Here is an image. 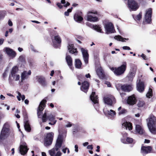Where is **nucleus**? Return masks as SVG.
Masks as SVG:
<instances>
[{"mask_svg":"<svg viewBox=\"0 0 156 156\" xmlns=\"http://www.w3.org/2000/svg\"><path fill=\"white\" fill-rule=\"evenodd\" d=\"M127 68V63L124 62L122 64L117 67H111L110 69L117 76H119L123 74L126 71Z\"/></svg>","mask_w":156,"mask_h":156,"instance_id":"nucleus-1","label":"nucleus"},{"mask_svg":"<svg viewBox=\"0 0 156 156\" xmlns=\"http://www.w3.org/2000/svg\"><path fill=\"white\" fill-rule=\"evenodd\" d=\"M148 120L147 126L150 131L153 134H156V128L154 127L155 121V117L151 115L148 118Z\"/></svg>","mask_w":156,"mask_h":156,"instance_id":"nucleus-2","label":"nucleus"},{"mask_svg":"<svg viewBox=\"0 0 156 156\" xmlns=\"http://www.w3.org/2000/svg\"><path fill=\"white\" fill-rule=\"evenodd\" d=\"M127 5L130 11H136L140 7L139 4L134 0H128Z\"/></svg>","mask_w":156,"mask_h":156,"instance_id":"nucleus-3","label":"nucleus"},{"mask_svg":"<svg viewBox=\"0 0 156 156\" xmlns=\"http://www.w3.org/2000/svg\"><path fill=\"white\" fill-rule=\"evenodd\" d=\"M96 11H89L87 12L86 16L87 20V21L95 22L98 21V18L95 15L97 14Z\"/></svg>","mask_w":156,"mask_h":156,"instance_id":"nucleus-4","label":"nucleus"},{"mask_svg":"<svg viewBox=\"0 0 156 156\" xmlns=\"http://www.w3.org/2000/svg\"><path fill=\"white\" fill-rule=\"evenodd\" d=\"M54 134L52 132L48 133L46 135V138L44 139V144L46 146H49L51 145L53 140Z\"/></svg>","mask_w":156,"mask_h":156,"instance_id":"nucleus-5","label":"nucleus"},{"mask_svg":"<svg viewBox=\"0 0 156 156\" xmlns=\"http://www.w3.org/2000/svg\"><path fill=\"white\" fill-rule=\"evenodd\" d=\"M5 125H4L0 135V141L2 140L6 139L9 135V129L5 127Z\"/></svg>","mask_w":156,"mask_h":156,"instance_id":"nucleus-6","label":"nucleus"},{"mask_svg":"<svg viewBox=\"0 0 156 156\" xmlns=\"http://www.w3.org/2000/svg\"><path fill=\"white\" fill-rule=\"evenodd\" d=\"M137 70V67L134 66L131 67L130 69L127 77L129 80L131 81L134 77Z\"/></svg>","mask_w":156,"mask_h":156,"instance_id":"nucleus-7","label":"nucleus"},{"mask_svg":"<svg viewBox=\"0 0 156 156\" xmlns=\"http://www.w3.org/2000/svg\"><path fill=\"white\" fill-rule=\"evenodd\" d=\"M63 141V138L62 135H59L58 136L55 147L53 148H55L56 151H59V150L62 146Z\"/></svg>","mask_w":156,"mask_h":156,"instance_id":"nucleus-8","label":"nucleus"},{"mask_svg":"<svg viewBox=\"0 0 156 156\" xmlns=\"http://www.w3.org/2000/svg\"><path fill=\"white\" fill-rule=\"evenodd\" d=\"M46 101L45 100H43L40 103L38 109L37 110V115L38 118H40L41 112L44 109V107L46 106Z\"/></svg>","mask_w":156,"mask_h":156,"instance_id":"nucleus-9","label":"nucleus"},{"mask_svg":"<svg viewBox=\"0 0 156 156\" xmlns=\"http://www.w3.org/2000/svg\"><path fill=\"white\" fill-rule=\"evenodd\" d=\"M105 28L107 34L114 33L115 31L113 26L111 23H108L106 24Z\"/></svg>","mask_w":156,"mask_h":156,"instance_id":"nucleus-10","label":"nucleus"},{"mask_svg":"<svg viewBox=\"0 0 156 156\" xmlns=\"http://www.w3.org/2000/svg\"><path fill=\"white\" fill-rule=\"evenodd\" d=\"M3 50L11 58L15 57L16 55V52L12 49L9 48H5Z\"/></svg>","mask_w":156,"mask_h":156,"instance_id":"nucleus-11","label":"nucleus"},{"mask_svg":"<svg viewBox=\"0 0 156 156\" xmlns=\"http://www.w3.org/2000/svg\"><path fill=\"white\" fill-rule=\"evenodd\" d=\"M104 101L105 103L110 106H112L113 103H115V98L112 96L110 97H105Z\"/></svg>","mask_w":156,"mask_h":156,"instance_id":"nucleus-12","label":"nucleus"},{"mask_svg":"<svg viewBox=\"0 0 156 156\" xmlns=\"http://www.w3.org/2000/svg\"><path fill=\"white\" fill-rule=\"evenodd\" d=\"M126 101L127 103L130 105H133L135 104L137 101L135 95L133 94L129 97Z\"/></svg>","mask_w":156,"mask_h":156,"instance_id":"nucleus-13","label":"nucleus"},{"mask_svg":"<svg viewBox=\"0 0 156 156\" xmlns=\"http://www.w3.org/2000/svg\"><path fill=\"white\" fill-rule=\"evenodd\" d=\"M48 119L50 121H53L55 120V116L51 114H50L47 117V113L45 111L43 114L42 118V122H46Z\"/></svg>","mask_w":156,"mask_h":156,"instance_id":"nucleus-14","label":"nucleus"},{"mask_svg":"<svg viewBox=\"0 0 156 156\" xmlns=\"http://www.w3.org/2000/svg\"><path fill=\"white\" fill-rule=\"evenodd\" d=\"M152 11L151 9H149L146 11V13L145 16V21L148 23H150L151 22Z\"/></svg>","mask_w":156,"mask_h":156,"instance_id":"nucleus-15","label":"nucleus"},{"mask_svg":"<svg viewBox=\"0 0 156 156\" xmlns=\"http://www.w3.org/2000/svg\"><path fill=\"white\" fill-rule=\"evenodd\" d=\"M81 51L82 52L83 59L85 63L87 64L88 62L89 55L87 51L86 50L83 48H81Z\"/></svg>","mask_w":156,"mask_h":156,"instance_id":"nucleus-16","label":"nucleus"},{"mask_svg":"<svg viewBox=\"0 0 156 156\" xmlns=\"http://www.w3.org/2000/svg\"><path fill=\"white\" fill-rule=\"evenodd\" d=\"M152 150V147L150 146L145 147L142 146L141 148V152L143 155L147 154L151 152Z\"/></svg>","mask_w":156,"mask_h":156,"instance_id":"nucleus-17","label":"nucleus"},{"mask_svg":"<svg viewBox=\"0 0 156 156\" xmlns=\"http://www.w3.org/2000/svg\"><path fill=\"white\" fill-rule=\"evenodd\" d=\"M48 153L51 156H61L62 154L60 151H56L55 148L49 150Z\"/></svg>","mask_w":156,"mask_h":156,"instance_id":"nucleus-18","label":"nucleus"},{"mask_svg":"<svg viewBox=\"0 0 156 156\" xmlns=\"http://www.w3.org/2000/svg\"><path fill=\"white\" fill-rule=\"evenodd\" d=\"M31 73L30 70H29L28 72L26 71H24L21 74V82H23V81L25 79L28 78L29 76Z\"/></svg>","mask_w":156,"mask_h":156,"instance_id":"nucleus-19","label":"nucleus"},{"mask_svg":"<svg viewBox=\"0 0 156 156\" xmlns=\"http://www.w3.org/2000/svg\"><path fill=\"white\" fill-rule=\"evenodd\" d=\"M122 128L126 129H127L129 130H131L132 129L133 126L132 124L130 122H128L124 121L122 124Z\"/></svg>","mask_w":156,"mask_h":156,"instance_id":"nucleus-20","label":"nucleus"},{"mask_svg":"<svg viewBox=\"0 0 156 156\" xmlns=\"http://www.w3.org/2000/svg\"><path fill=\"white\" fill-rule=\"evenodd\" d=\"M89 87V83L87 81H84L82 83V86L80 87L81 90L86 93L88 91Z\"/></svg>","mask_w":156,"mask_h":156,"instance_id":"nucleus-21","label":"nucleus"},{"mask_svg":"<svg viewBox=\"0 0 156 156\" xmlns=\"http://www.w3.org/2000/svg\"><path fill=\"white\" fill-rule=\"evenodd\" d=\"M28 150L26 144L24 145H21L20 147V152L23 155L27 153Z\"/></svg>","mask_w":156,"mask_h":156,"instance_id":"nucleus-22","label":"nucleus"},{"mask_svg":"<svg viewBox=\"0 0 156 156\" xmlns=\"http://www.w3.org/2000/svg\"><path fill=\"white\" fill-rule=\"evenodd\" d=\"M137 90L140 92H142L144 89V83L140 82L137 84Z\"/></svg>","mask_w":156,"mask_h":156,"instance_id":"nucleus-23","label":"nucleus"},{"mask_svg":"<svg viewBox=\"0 0 156 156\" xmlns=\"http://www.w3.org/2000/svg\"><path fill=\"white\" fill-rule=\"evenodd\" d=\"M36 79L42 86L46 85V83L44 77L41 76H37L36 77Z\"/></svg>","mask_w":156,"mask_h":156,"instance_id":"nucleus-24","label":"nucleus"},{"mask_svg":"<svg viewBox=\"0 0 156 156\" xmlns=\"http://www.w3.org/2000/svg\"><path fill=\"white\" fill-rule=\"evenodd\" d=\"M68 47L69 52L72 54H74L75 55H77V49L76 48H73V44H69Z\"/></svg>","mask_w":156,"mask_h":156,"instance_id":"nucleus-25","label":"nucleus"},{"mask_svg":"<svg viewBox=\"0 0 156 156\" xmlns=\"http://www.w3.org/2000/svg\"><path fill=\"white\" fill-rule=\"evenodd\" d=\"M136 132L140 134H143L144 133V130L142 127L139 125H136L135 127Z\"/></svg>","mask_w":156,"mask_h":156,"instance_id":"nucleus-26","label":"nucleus"},{"mask_svg":"<svg viewBox=\"0 0 156 156\" xmlns=\"http://www.w3.org/2000/svg\"><path fill=\"white\" fill-rule=\"evenodd\" d=\"M90 98L94 104L98 103V99L97 96L95 95V92H92V94L90 96Z\"/></svg>","mask_w":156,"mask_h":156,"instance_id":"nucleus-27","label":"nucleus"},{"mask_svg":"<svg viewBox=\"0 0 156 156\" xmlns=\"http://www.w3.org/2000/svg\"><path fill=\"white\" fill-rule=\"evenodd\" d=\"M122 89L125 91L129 92L132 90V86L129 85H123L121 87Z\"/></svg>","mask_w":156,"mask_h":156,"instance_id":"nucleus-28","label":"nucleus"},{"mask_svg":"<svg viewBox=\"0 0 156 156\" xmlns=\"http://www.w3.org/2000/svg\"><path fill=\"white\" fill-rule=\"evenodd\" d=\"M66 59L68 65L71 68V66L73 65L72 59L71 57L69 55H67L66 57Z\"/></svg>","mask_w":156,"mask_h":156,"instance_id":"nucleus-29","label":"nucleus"},{"mask_svg":"<svg viewBox=\"0 0 156 156\" xmlns=\"http://www.w3.org/2000/svg\"><path fill=\"white\" fill-rule=\"evenodd\" d=\"M96 72L97 74L100 78H102L103 77V73L102 69L100 67L96 70Z\"/></svg>","mask_w":156,"mask_h":156,"instance_id":"nucleus-30","label":"nucleus"},{"mask_svg":"<svg viewBox=\"0 0 156 156\" xmlns=\"http://www.w3.org/2000/svg\"><path fill=\"white\" fill-rule=\"evenodd\" d=\"M74 20L77 22H80L82 21L83 18L80 16L79 15L77 14L76 13L74 16Z\"/></svg>","mask_w":156,"mask_h":156,"instance_id":"nucleus-31","label":"nucleus"},{"mask_svg":"<svg viewBox=\"0 0 156 156\" xmlns=\"http://www.w3.org/2000/svg\"><path fill=\"white\" fill-rule=\"evenodd\" d=\"M24 127L26 131L28 132H30L31 128L28 121H26L24 122Z\"/></svg>","mask_w":156,"mask_h":156,"instance_id":"nucleus-32","label":"nucleus"},{"mask_svg":"<svg viewBox=\"0 0 156 156\" xmlns=\"http://www.w3.org/2000/svg\"><path fill=\"white\" fill-rule=\"evenodd\" d=\"M75 63V65L76 68L78 69L80 68L82 65V63L80 59H76Z\"/></svg>","mask_w":156,"mask_h":156,"instance_id":"nucleus-33","label":"nucleus"},{"mask_svg":"<svg viewBox=\"0 0 156 156\" xmlns=\"http://www.w3.org/2000/svg\"><path fill=\"white\" fill-rule=\"evenodd\" d=\"M119 115H122L126 113L127 112V110L123 108H122L121 107H120L118 109Z\"/></svg>","mask_w":156,"mask_h":156,"instance_id":"nucleus-34","label":"nucleus"},{"mask_svg":"<svg viewBox=\"0 0 156 156\" xmlns=\"http://www.w3.org/2000/svg\"><path fill=\"white\" fill-rule=\"evenodd\" d=\"M18 70V67L16 66L13 67L11 71V75H14L16 74H17V73Z\"/></svg>","mask_w":156,"mask_h":156,"instance_id":"nucleus-35","label":"nucleus"},{"mask_svg":"<svg viewBox=\"0 0 156 156\" xmlns=\"http://www.w3.org/2000/svg\"><path fill=\"white\" fill-rule=\"evenodd\" d=\"M114 38L116 40L122 42L125 41V40H128V38H123L122 37L119 35L115 36L114 37Z\"/></svg>","mask_w":156,"mask_h":156,"instance_id":"nucleus-36","label":"nucleus"},{"mask_svg":"<svg viewBox=\"0 0 156 156\" xmlns=\"http://www.w3.org/2000/svg\"><path fill=\"white\" fill-rule=\"evenodd\" d=\"M18 95L17 96V98L18 100L19 101H20L21 100V98H20V97L21 98L22 100L23 101L25 99V95H22L21 93L19 92H18Z\"/></svg>","mask_w":156,"mask_h":156,"instance_id":"nucleus-37","label":"nucleus"},{"mask_svg":"<svg viewBox=\"0 0 156 156\" xmlns=\"http://www.w3.org/2000/svg\"><path fill=\"white\" fill-rule=\"evenodd\" d=\"M108 115L111 116H114L115 115L116 113L115 112L112 110H110L107 111V112Z\"/></svg>","mask_w":156,"mask_h":156,"instance_id":"nucleus-38","label":"nucleus"},{"mask_svg":"<svg viewBox=\"0 0 156 156\" xmlns=\"http://www.w3.org/2000/svg\"><path fill=\"white\" fill-rule=\"evenodd\" d=\"M54 40L58 44H59L61 42V39L60 36L58 35L55 36Z\"/></svg>","mask_w":156,"mask_h":156,"instance_id":"nucleus-39","label":"nucleus"},{"mask_svg":"<svg viewBox=\"0 0 156 156\" xmlns=\"http://www.w3.org/2000/svg\"><path fill=\"white\" fill-rule=\"evenodd\" d=\"M153 95L152 90L149 88L148 92L146 94V96L148 98H150Z\"/></svg>","mask_w":156,"mask_h":156,"instance_id":"nucleus-40","label":"nucleus"},{"mask_svg":"<svg viewBox=\"0 0 156 156\" xmlns=\"http://www.w3.org/2000/svg\"><path fill=\"white\" fill-rule=\"evenodd\" d=\"M145 104V102L143 101H139L137 104V105L139 107H143Z\"/></svg>","mask_w":156,"mask_h":156,"instance_id":"nucleus-41","label":"nucleus"},{"mask_svg":"<svg viewBox=\"0 0 156 156\" xmlns=\"http://www.w3.org/2000/svg\"><path fill=\"white\" fill-rule=\"evenodd\" d=\"M11 76L13 78V79L16 81L19 80L20 76L18 74H16L14 75H11Z\"/></svg>","mask_w":156,"mask_h":156,"instance_id":"nucleus-42","label":"nucleus"},{"mask_svg":"<svg viewBox=\"0 0 156 156\" xmlns=\"http://www.w3.org/2000/svg\"><path fill=\"white\" fill-rule=\"evenodd\" d=\"M93 28L95 30L101 33V30L100 29V27L98 26L95 25L94 26Z\"/></svg>","mask_w":156,"mask_h":156,"instance_id":"nucleus-43","label":"nucleus"},{"mask_svg":"<svg viewBox=\"0 0 156 156\" xmlns=\"http://www.w3.org/2000/svg\"><path fill=\"white\" fill-rule=\"evenodd\" d=\"M72 9L73 7H71V8L68 9L67 11L65 12V15L66 16H68L69 15V13L71 12Z\"/></svg>","mask_w":156,"mask_h":156,"instance_id":"nucleus-44","label":"nucleus"},{"mask_svg":"<svg viewBox=\"0 0 156 156\" xmlns=\"http://www.w3.org/2000/svg\"><path fill=\"white\" fill-rule=\"evenodd\" d=\"M142 17V14L140 13L139 14L137 15L135 18H134L135 20H140Z\"/></svg>","mask_w":156,"mask_h":156,"instance_id":"nucleus-45","label":"nucleus"},{"mask_svg":"<svg viewBox=\"0 0 156 156\" xmlns=\"http://www.w3.org/2000/svg\"><path fill=\"white\" fill-rule=\"evenodd\" d=\"M126 140L128 143H131L133 142V140L132 138L128 137L127 138Z\"/></svg>","mask_w":156,"mask_h":156,"instance_id":"nucleus-46","label":"nucleus"},{"mask_svg":"<svg viewBox=\"0 0 156 156\" xmlns=\"http://www.w3.org/2000/svg\"><path fill=\"white\" fill-rule=\"evenodd\" d=\"M19 59L20 61L21 62H23L24 61L25 58L23 56H20L19 58Z\"/></svg>","mask_w":156,"mask_h":156,"instance_id":"nucleus-47","label":"nucleus"},{"mask_svg":"<svg viewBox=\"0 0 156 156\" xmlns=\"http://www.w3.org/2000/svg\"><path fill=\"white\" fill-rule=\"evenodd\" d=\"M122 48L124 50H130V48L128 46H125L122 47Z\"/></svg>","mask_w":156,"mask_h":156,"instance_id":"nucleus-48","label":"nucleus"},{"mask_svg":"<svg viewBox=\"0 0 156 156\" xmlns=\"http://www.w3.org/2000/svg\"><path fill=\"white\" fill-rule=\"evenodd\" d=\"M73 125V124H72L71 122H68V124L66 125V127H71Z\"/></svg>","mask_w":156,"mask_h":156,"instance_id":"nucleus-49","label":"nucleus"},{"mask_svg":"<svg viewBox=\"0 0 156 156\" xmlns=\"http://www.w3.org/2000/svg\"><path fill=\"white\" fill-rule=\"evenodd\" d=\"M87 149H90L91 150L93 149V147L92 145H89L87 146Z\"/></svg>","mask_w":156,"mask_h":156,"instance_id":"nucleus-50","label":"nucleus"},{"mask_svg":"<svg viewBox=\"0 0 156 156\" xmlns=\"http://www.w3.org/2000/svg\"><path fill=\"white\" fill-rule=\"evenodd\" d=\"M8 24L10 26H12V23L10 20H9Z\"/></svg>","mask_w":156,"mask_h":156,"instance_id":"nucleus-51","label":"nucleus"},{"mask_svg":"<svg viewBox=\"0 0 156 156\" xmlns=\"http://www.w3.org/2000/svg\"><path fill=\"white\" fill-rule=\"evenodd\" d=\"M57 5L58 7L60 8L61 9L62 8V6L61 5V4L60 3H58L57 4Z\"/></svg>","mask_w":156,"mask_h":156,"instance_id":"nucleus-52","label":"nucleus"},{"mask_svg":"<svg viewBox=\"0 0 156 156\" xmlns=\"http://www.w3.org/2000/svg\"><path fill=\"white\" fill-rule=\"evenodd\" d=\"M75 151L76 152H77L78 151V145H75Z\"/></svg>","mask_w":156,"mask_h":156,"instance_id":"nucleus-53","label":"nucleus"},{"mask_svg":"<svg viewBox=\"0 0 156 156\" xmlns=\"http://www.w3.org/2000/svg\"><path fill=\"white\" fill-rule=\"evenodd\" d=\"M4 40L2 38L0 39V45L2 44L3 43Z\"/></svg>","mask_w":156,"mask_h":156,"instance_id":"nucleus-54","label":"nucleus"},{"mask_svg":"<svg viewBox=\"0 0 156 156\" xmlns=\"http://www.w3.org/2000/svg\"><path fill=\"white\" fill-rule=\"evenodd\" d=\"M105 84H106L107 85V86L108 87H111V84L110 82H106Z\"/></svg>","mask_w":156,"mask_h":156,"instance_id":"nucleus-55","label":"nucleus"},{"mask_svg":"<svg viewBox=\"0 0 156 156\" xmlns=\"http://www.w3.org/2000/svg\"><path fill=\"white\" fill-rule=\"evenodd\" d=\"M141 56L144 59H146V57L145 55L144 54H142L141 55Z\"/></svg>","mask_w":156,"mask_h":156,"instance_id":"nucleus-56","label":"nucleus"},{"mask_svg":"<svg viewBox=\"0 0 156 156\" xmlns=\"http://www.w3.org/2000/svg\"><path fill=\"white\" fill-rule=\"evenodd\" d=\"M67 148L66 147L64 149H63L62 150V151L64 153H66V151L67 150Z\"/></svg>","mask_w":156,"mask_h":156,"instance_id":"nucleus-57","label":"nucleus"},{"mask_svg":"<svg viewBox=\"0 0 156 156\" xmlns=\"http://www.w3.org/2000/svg\"><path fill=\"white\" fill-rule=\"evenodd\" d=\"M100 146H97V149L96 150V151L98 152L100 151Z\"/></svg>","mask_w":156,"mask_h":156,"instance_id":"nucleus-58","label":"nucleus"},{"mask_svg":"<svg viewBox=\"0 0 156 156\" xmlns=\"http://www.w3.org/2000/svg\"><path fill=\"white\" fill-rule=\"evenodd\" d=\"M5 16L2 14H0V20L3 19Z\"/></svg>","mask_w":156,"mask_h":156,"instance_id":"nucleus-59","label":"nucleus"},{"mask_svg":"<svg viewBox=\"0 0 156 156\" xmlns=\"http://www.w3.org/2000/svg\"><path fill=\"white\" fill-rule=\"evenodd\" d=\"M150 142V140H148L145 139L144 141V143H149Z\"/></svg>","mask_w":156,"mask_h":156,"instance_id":"nucleus-60","label":"nucleus"},{"mask_svg":"<svg viewBox=\"0 0 156 156\" xmlns=\"http://www.w3.org/2000/svg\"><path fill=\"white\" fill-rule=\"evenodd\" d=\"M0 98L2 100H4L5 98V97L2 95H1Z\"/></svg>","mask_w":156,"mask_h":156,"instance_id":"nucleus-61","label":"nucleus"},{"mask_svg":"<svg viewBox=\"0 0 156 156\" xmlns=\"http://www.w3.org/2000/svg\"><path fill=\"white\" fill-rule=\"evenodd\" d=\"M24 102L25 104L27 105V104H28L29 103V101L27 99H26L24 101Z\"/></svg>","mask_w":156,"mask_h":156,"instance_id":"nucleus-62","label":"nucleus"},{"mask_svg":"<svg viewBox=\"0 0 156 156\" xmlns=\"http://www.w3.org/2000/svg\"><path fill=\"white\" fill-rule=\"evenodd\" d=\"M85 76H86V77L87 78H90V75L89 73H88V74H86Z\"/></svg>","mask_w":156,"mask_h":156,"instance_id":"nucleus-63","label":"nucleus"},{"mask_svg":"<svg viewBox=\"0 0 156 156\" xmlns=\"http://www.w3.org/2000/svg\"><path fill=\"white\" fill-rule=\"evenodd\" d=\"M54 70H52L51 72V73H50V75L51 76H53V74H54Z\"/></svg>","mask_w":156,"mask_h":156,"instance_id":"nucleus-64","label":"nucleus"}]
</instances>
